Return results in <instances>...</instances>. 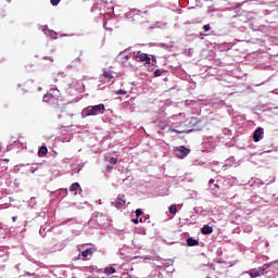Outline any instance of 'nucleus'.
I'll return each mask as SVG.
<instances>
[{
	"mask_svg": "<svg viewBox=\"0 0 278 278\" xmlns=\"http://www.w3.org/2000/svg\"><path fill=\"white\" fill-rule=\"evenodd\" d=\"M126 21L129 25H142L144 17H142L140 11L134 9L126 13Z\"/></svg>",
	"mask_w": 278,
	"mask_h": 278,
	"instance_id": "1",
	"label": "nucleus"
},
{
	"mask_svg": "<svg viewBox=\"0 0 278 278\" xmlns=\"http://www.w3.org/2000/svg\"><path fill=\"white\" fill-rule=\"evenodd\" d=\"M105 113V104L89 105L83 110V116H99Z\"/></svg>",
	"mask_w": 278,
	"mask_h": 278,
	"instance_id": "2",
	"label": "nucleus"
},
{
	"mask_svg": "<svg viewBox=\"0 0 278 278\" xmlns=\"http://www.w3.org/2000/svg\"><path fill=\"white\" fill-rule=\"evenodd\" d=\"M268 268H269V265L264 264L262 267L250 269L248 271V275L251 278L262 277V275H266V270H268Z\"/></svg>",
	"mask_w": 278,
	"mask_h": 278,
	"instance_id": "3",
	"label": "nucleus"
},
{
	"mask_svg": "<svg viewBox=\"0 0 278 278\" xmlns=\"http://www.w3.org/2000/svg\"><path fill=\"white\" fill-rule=\"evenodd\" d=\"M176 157L184 160V157H188L190 155V149L186 148L185 146H180L175 149Z\"/></svg>",
	"mask_w": 278,
	"mask_h": 278,
	"instance_id": "4",
	"label": "nucleus"
},
{
	"mask_svg": "<svg viewBox=\"0 0 278 278\" xmlns=\"http://www.w3.org/2000/svg\"><path fill=\"white\" fill-rule=\"evenodd\" d=\"M136 60L139 62H146L147 64H151V58H149V54L143 53L142 51L137 52Z\"/></svg>",
	"mask_w": 278,
	"mask_h": 278,
	"instance_id": "5",
	"label": "nucleus"
},
{
	"mask_svg": "<svg viewBox=\"0 0 278 278\" xmlns=\"http://www.w3.org/2000/svg\"><path fill=\"white\" fill-rule=\"evenodd\" d=\"M262 138H264V128L258 127L253 132V140H254V142H260V140H262Z\"/></svg>",
	"mask_w": 278,
	"mask_h": 278,
	"instance_id": "6",
	"label": "nucleus"
},
{
	"mask_svg": "<svg viewBox=\"0 0 278 278\" xmlns=\"http://www.w3.org/2000/svg\"><path fill=\"white\" fill-rule=\"evenodd\" d=\"M127 203V200L125 199V194H119L117 197V201L115 203V207H117V210H121V207H124V205Z\"/></svg>",
	"mask_w": 278,
	"mask_h": 278,
	"instance_id": "7",
	"label": "nucleus"
},
{
	"mask_svg": "<svg viewBox=\"0 0 278 278\" xmlns=\"http://www.w3.org/2000/svg\"><path fill=\"white\" fill-rule=\"evenodd\" d=\"M214 232V228L210 225H204L201 229V233H203V236H210V233Z\"/></svg>",
	"mask_w": 278,
	"mask_h": 278,
	"instance_id": "8",
	"label": "nucleus"
},
{
	"mask_svg": "<svg viewBox=\"0 0 278 278\" xmlns=\"http://www.w3.org/2000/svg\"><path fill=\"white\" fill-rule=\"evenodd\" d=\"M187 245L188 247H199V240H195L194 238L190 237L187 239Z\"/></svg>",
	"mask_w": 278,
	"mask_h": 278,
	"instance_id": "9",
	"label": "nucleus"
},
{
	"mask_svg": "<svg viewBox=\"0 0 278 278\" xmlns=\"http://www.w3.org/2000/svg\"><path fill=\"white\" fill-rule=\"evenodd\" d=\"M47 153H49V149H47V147H41L38 151V155L39 157H45L47 155Z\"/></svg>",
	"mask_w": 278,
	"mask_h": 278,
	"instance_id": "10",
	"label": "nucleus"
},
{
	"mask_svg": "<svg viewBox=\"0 0 278 278\" xmlns=\"http://www.w3.org/2000/svg\"><path fill=\"white\" fill-rule=\"evenodd\" d=\"M79 190V182H74L70 187V192H77Z\"/></svg>",
	"mask_w": 278,
	"mask_h": 278,
	"instance_id": "11",
	"label": "nucleus"
},
{
	"mask_svg": "<svg viewBox=\"0 0 278 278\" xmlns=\"http://www.w3.org/2000/svg\"><path fill=\"white\" fill-rule=\"evenodd\" d=\"M104 273H105V275H114V273H116V268L105 267Z\"/></svg>",
	"mask_w": 278,
	"mask_h": 278,
	"instance_id": "12",
	"label": "nucleus"
},
{
	"mask_svg": "<svg viewBox=\"0 0 278 278\" xmlns=\"http://www.w3.org/2000/svg\"><path fill=\"white\" fill-rule=\"evenodd\" d=\"M103 77L105 79H114V75L112 74V72H108V71L103 72Z\"/></svg>",
	"mask_w": 278,
	"mask_h": 278,
	"instance_id": "13",
	"label": "nucleus"
},
{
	"mask_svg": "<svg viewBox=\"0 0 278 278\" xmlns=\"http://www.w3.org/2000/svg\"><path fill=\"white\" fill-rule=\"evenodd\" d=\"M104 161H106V162H109V164H113V165L118 163L117 157H110V159L105 157Z\"/></svg>",
	"mask_w": 278,
	"mask_h": 278,
	"instance_id": "14",
	"label": "nucleus"
},
{
	"mask_svg": "<svg viewBox=\"0 0 278 278\" xmlns=\"http://www.w3.org/2000/svg\"><path fill=\"white\" fill-rule=\"evenodd\" d=\"M83 257H88V255H92V248H89L87 250H85L83 253H81Z\"/></svg>",
	"mask_w": 278,
	"mask_h": 278,
	"instance_id": "15",
	"label": "nucleus"
},
{
	"mask_svg": "<svg viewBox=\"0 0 278 278\" xmlns=\"http://www.w3.org/2000/svg\"><path fill=\"white\" fill-rule=\"evenodd\" d=\"M169 214H177V205L176 204H172L169 206Z\"/></svg>",
	"mask_w": 278,
	"mask_h": 278,
	"instance_id": "16",
	"label": "nucleus"
},
{
	"mask_svg": "<svg viewBox=\"0 0 278 278\" xmlns=\"http://www.w3.org/2000/svg\"><path fill=\"white\" fill-rule=\"evenodd\" d=\"M51 99H53L52 94H45L43 96V101H46L47 103H49V101H51Z\"/></svg>",
	"mask_w": 278,
	"mask_h": 278,
	"instance_id": "17",
	"label": "nucleus"
},
{
	"mask_svg": "<svg viewBox=\"0 0 278 278\" xmlns=\"http://www.w3.org/2000/svg\"><path fill=\"white\" fill-rule=\"evenodd\" d=\"M164 73V70H156L154 72L155 77H162V74Z\"/></svg>",
	"mask_w": 278,
	"mask_h": 278,
	"instance_id": "18",
	"label": "nucleus"
},
{
	"mask_svg": "<svg viewBox=\"0 0 278 278\" xmlns=\"http://www.w3.org/2000/svg\"><path fill=\"white\" fill-rule=\"evenodd\" d=\"M135 214H136V217H137V218H140V216H142L143 213H142V210H141V208H137L136 212H135Z\"/></svg>",
	"mask_w": 278,
	"mask_h": 278,
	"instance_id": "19",
	"label": "nucleus"
},
{
	"mask_svg": "<svg viewBox=\"0 0 278 278\" xmlns=\"http://www.w3.org/2000/svg\"><path fill=\"white\" fill-rule=\"evenodd\" d=\"M149 218H151L150 215H144L143 218L142 217L139 218V223H144L146 220H149Z\"/></svg>",
	"mask_w": 278,
	"mask_h": 278,
	"instance_id": "20",
	"label": "nucleus"
},
{
	"mask_svg": "<svg viewBox=\"0 0 278 278\" xmlns=\"http://www.w3.org/2000/svg\"><path fill=\"white\" fill-rule=\"evenodd\" d=\"M115 94H127L126 90L119 89L115 91Z\"/></svg>",
	"mask_w": 278,
	"mask_h": 278,
	"instance_id": "21",
	"label": "nucleus"
},
{
	"mask_svg": "<svg viewBox=\"0 0 278 278\" xmlns=\"http://www.w3.org/2000/svg\"><path fill=\"white\" fill-rule=\"evenodd\" d=\"M62 0H50L51 5H59Z\"/></svg>",
	"mask_w": 278,
	"mask_h": 278,
	"instance_id": "22",
	"label": "nucleus"
},
{
	"mask_svg": "<svg viewBox=\"0 0 278 278\" xmlns=\"http://www.w3.org/2000/svg\"><path fill=\"white\" fill-rule=\"evenodd\" d=\"M204 31H210V29H212V26H210V24H206L203 26Z\"/></svg>",
	"mask_w": 278,
	"mask_h": 278,
	"instance_id": "23",
	"label": "nucleus"
},
{
	"mask_svg": "<svg viewBox=\"0 0 278 278\" xmlns=\"http://www.w3.org/2000/svg\"><path fill=\"white\" fill-rule=\"evenodd\" d=\"M172 131H173L174 134H186V131H184V130H177V129H172Z\"/></svg>",
	"mask_w": 278,
	"mask_h": 278,
	"instance_id": "24",
	"label": "nucleus"
},
{
	"mask_svg": "<svg viewBox=\"0 0 278 278\" xmlns=\"http://www.w3.org/2000/svg\"><path fill=\"white\" fill-rule=\"evenodd\" d=\"M132 223H135V225H138L140 223V217L132 219Z\"/></svg>",
	"mask_w": 278,
	"mask_h": 278,
	"instance_id": "25",
	"label": "nucleus"
},
{
	"mask_svg": "<svg viewBox=\"0 0 278 278\" xmlns=\"http://www.w3.org/2000/svg\"><path fill=\"white\" fill-rule=\"evenodd\" d=\"M17 219H18L17 216H13V217H12V222H13V223H16Z\"/></svg>",
	"mask_w": 278,
	"mask_h": 278,
	"instance_id": "26",
	"label": "nucleus"
},
{
	"mask_svg": "<svg viewBox=\"0 0 278 278\" xmlns=\"http://www.w3.org/2000/svg\"><path fill=\"white\" fill-rule=\"evenodd\" d=\"M214 181H215L214 179H210L208 180V186H212V184H214Z\"/></svg>",
	"mask_w": 278,
	"mask_h": 278,
	"instance_id": "27",
	"label": "nucleus"
},
{
	"mask_svg": "<svg viewBox=\"0 0 278 278\" xmlns=\"http://www.w3.org/2000/svg\"><path fill=\"white\" fill-rule=\"evenodd\" d=\"M106 170H109V172L112 170V166H111V165H108V166H106Z\"/></svg>",
	"mask_w": 278,
	"mask_h": 278,
	"instance_id": "28",
	"label": "nucleus"
},
{
	"mask_svg": "<svg viewBox=\"0 0 278 278\" xmlns=\"http://www.w3.org/2000/svg\"><path fill=\"white\" fill-rule=\"evenodd\" d=\"M46 60H50V62H53V59L49 56H46Z\"/></svg>",
	"mask_w": 278,
	"mask_h": 278,
	"instance_id": "29",
	"label": "nucleus"
},
{
	"mask_svg": "<svg viewBox=\"0 0 278 278\" xmlns=\"http://www.w3.org/2000/svg\"><path fill=\"white\" fill-rule=\"evenodd\" d=\"M4 162H10V159H4Z\"/></svg>",
	"mask_w": 278,
	"mask_h": 278,
	"instance_id": "30",
	"label": "nucleus"
},
{
	"mask_svg": "<svg viewBox=\"0 0 278 278\" xmlns=\"http://www.w3.org/2000/svg\"><path fill=\"white\" fill-rule=\"evenodd\" d=\"M125 59H126V60H129V55H126Z\"/></svg>",
	"mask_w": 278,
	"mask_h": 278,
	"instance_id": "31",
	"label": "nucleus"
},
{
	"mask_svg": "<svg viewBox=\"0 0 278 278\" xmlns=\"http://www.w3.org/2000/svg\"><path fill=\"white\" fill-rule=\"evenodd\" d=\"M152 62H156L155 58H152Z\"/></svg>",
	"mask_w": 278,
	"mask_h": 278,
	"instance_id": "32",
	"label": "nucleus"
},
{
	"mask_svg": "<svg viewBox=\"0 0 278 278\" xmlns=\"http://www.w3.org/2000/svg\"><path fill=\"white\" fill-rule=\"evenodd\" d=\"M8 1H12V0H8Z\"/></svg>",
	"mask_w": 278,
	"mask_h": 278,
	"instance_id": "33",
	"label": "nucleus"
}]
</instances>
